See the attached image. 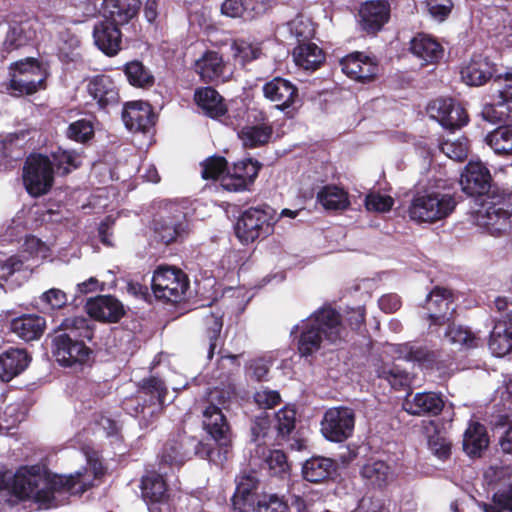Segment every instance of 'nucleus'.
Here are the masks:
<instances>
[{
    "label": "nucleus",
    "instance_id": "nucleus-40",
    "mask_svg": "<svg viewBox=\"0 0 512 512\" xmlns=\"http://www.w3.org/2000/svg\"><path fill=\"white\" fill-rule=\"evenodd\" d=\"M489 438L484 425L471 422L463 435V449L469 456H479L488 447Z\"/></svg>",
    "mask_w": 512,
    "mask_h": 512
},
{
    "label": "nucleus",
    "instance_id": "nucleus-35",
    "mask_svg": "<svg viewBox=\"0 0 512 512\" xmlns=\"http://www.w3.org/2000/svg\"><path fill=\"white\" fill-rule=\"evenodd\" d=\"M337 468L338 464L335 460L323 456H313L304 462L302 474L305 480L319 483L334 475Z\"/></svg>",
    "mask_w": 512,
    "mask_h": 512
},
{
    "label": "nucleus",
    "instance_id": "nucleus-28",
    "mask_svg": "<svg viewBox=\"0 0 512 512\" xmlns=\"http://www.w3.org/2000/svg\"><path fill=\"white\" fill-rule=\"evenodd\" d=\"M360 475L366 486L382 488L393 481L394 470L387 461L371 458L361 467Z\"/></svg>",
    "mask_w": 512,
    "mask_h": 512
},
{
    "label": "nucleus",
    "instance_id": "nucleus-5",
    "mask_svg": "<svg viewBox=\"0 0 512 512\" xmlns=\"http://www.w3.org/2000/svg\"><path fill=\"white\" fill-rule=\"evenodd\" d=\"M60 328L63 332L52 340V354L59 365L79 368L89 363L92 350L86 341L94 336L91 320L84 316L65 318Z\"/></svg>",
    "mask_w": 512,
    "mask_h": 512
},
{
    "label": "nucleus",
    "instance_id": "nucleus-60",
    "mask_svg": "<svg viewBox=\"0 0 512 512\" xmlns=\"http://www.w3.org/2000/svg\"><path fill=\"white\" fill-rule=\"evenodd\" d=\"M484 512H512V482L493 495V504H484Z\"/></svg>",
    "mask_w": 512,
    "mask_h": 512
},
{
    "label": "nucleus",
    "instance_id": "nucleus-30",
    "mask_svg": "<svg viewBox=\"0 0 512 512\" xmlns=\"http://www.w3.org/2000/svg\"><path fill=\"white\" fill-rule=\"evenodd\" d=\"M140 4L139 0H104L105 21L124 26L136 17Z\"/></svg>",
    "mask_w": 512,
    "mask_h": 512
},
{
    "label": "nucleus",
    "instance_id": "nucleus-11",
    "mask_svg": "<svg viewBox=\"0 0 512 512\" xmlns=\"http://www.w3.org/2000/svg\"><path fill=\"white\" fill-rule=\"evenodd\" d=\"M211 443L200 441L195 437L180 434L164 445L161 461L170 466H180L193 456L206 459L212 463Z\"/></svg>",
    "mask_w": 512,
    "mask_h": 512
},
{
    "label": "nucleus",
    "instance_id": "nucleus-18",
    "mask_svg": "<svg viewBox=\"0 0 512 512\" xmlns=\"http://www.w3.org/2000/svg\"><path fill=\"white\" fill-rule=\"evenodd\" d=\"M261 165L251 158L235 162L222 177L221 186L227 191H244L258 175Z\"/></svg>",
    "mask_w": 512,
    "mask_h": 512
},
{
    "label": "nucleus",
    "instance_id": "nucleus-24",
    "mask_svg": "<svg viewBox=\"0 0 512 512\" xmlns=\"http://www.w3.org/2000/svg\"><path fill=\"white\" fill-rule=\"evenodd\" d=\"M154 114L149 103L133 101L125 104L122 120L129 131L145 132L155 123Z\"/></svg>",
    "mask_w": 512,
    "mask_h": 512
},
{
    "label": "nucleus",
    "instance_id": "nucleus-34",
    "mask_svg": "<svg viewBox=\"0 0 512 512\" xmlns=\"http://www.w3.org/2000/svg\"><path fill=\"white\" fill-rule=\"evenodd\" d=\"M45 327L46 320L35 314H24L14 318L10 323L11 331L26 342L39 339Z\"/></svg>",
    "mask_w": 512,
    "mask_h": 512
},
{
    "label": "nucleus",
    "instance_id": "nucleus-41",
    "mask_svg": "<svg viewBox=\"0 0 512 512\" xmlns=\"http://www.w3.org/2000/svg\"><path fill=\"white\" fill-rule=\"evenodd\" d=\"M251 435L252 441L256 444L255 454H259L262 447L277 440L273 421L268 413L263 412L255 417L251 426Z\"/></svg>",
    "mask_w": 512,
    "mask_h": 512
},
{
    "label": "nucleus",
    "instance_id": "nucleus-58",
    "mask_svg": "<svg viewBox=\"0 0 512 512\" xmlns=\"http://www.w3.org/2000/svg\"><path fill=\"white\" fill-rule=\"evenodd\" d=\"M510 18L509 13L506 9L499 6H486L481 10V23L487 26V30L498 31L501 26L506 25L505 23Z\"/></svg>",
    "mask_w": 512,
    "mask_h": 512
},
{
    "label": "nucleus",
    "instance_id": "nucleus-21",
    "mask_svg": "<svg viewBox=\"0 0 512 512\" xmlns=\"http://www.w3.org/2000/svg\"><path fill=\"white\" fill-rule=\"evenodd\" d=\"M496 75H499L496 65L481 54L473 55L461 69V78L469 86H482L491 79L494 81Z\"/></svg>",
    "mask_w": 512,
    "mask_h": 512
},
{
    "label": "nucleus",
    "instance_id": "nucleus-48",
    "mask_svg": "<svg viewBox=\"0 0 512 512\" xmlns=\"http://www.w3.org/2000/svg\"><path fill=\"white\" fill-rule=\"evenodd\" d=\"M222 318L223 314L219 310L210 312L203 317L207 337L209 339V348L207 351L208 359H212L215 350L222 345L220 340V333L223 327Z\"/></svg>",
    "mask_w": 512,
    "mask_h": 512
},
{
    "label": "nucleus",
    "instance_id": "nucleus-56",
    "mask_svg": "<svg viewBox=\"0 0 512 512\" xmlns=\"http://www.w3.org/2000/svg\"><path fill=\"white\" fill-rule=\"evenodd\" d=\"M288 30L298 44L309 41L315 33L314 24L311 19L298 15L287 24Z\"/></svg>",
    "mask_w": 512,
    "mask_h": 512
},
{
    "label": "nucleus",
    "instance_id": "nucleus-36",
    "mask_svg": "<svg viewBox=\"0 0 512 512\" xmlns=\"http://www.w3.org/2000/svg\"><path fill=\"white\" fill-rule=\"evenodd\" d=\"M194 100L210 118H220L227 112L224 98L211 86L196 89Z\"/></svg>",
    "mask_w": 512,
    "mask_h": 512
},
{
    "label": "nucleus",
    "instance_id": "nucleus-10",
    "mask_svg": "<svg viewBox=\"0 0 512 512\" xmlns=\"http://www.w3.org/2000/svg\"><path fill=\"white\" fill-rule=\"evenodd\" d=\"M10 70L8 90L13 96L31 95L45 87L47 73L34 58L14 62Z\"/></svg>",
    "mask_w": 512,
    "mask_h": 512
},
{
    "label": "nucleus",
    "instance_id": "nucleus-4",
    "mask_svg": "<svg viewBox=\"0 0 512 512\" xmlns=\"http://www.w3.org/2000/svg\"><path fill=\"white\" fill-rule=\"evenodd\" d=\"M295 336L301 356H312L325 347V344L340 345L347 332L342 325L340 314L331 306H322L303 319L291 330Z\"/></svg>",
    "mask_w": 512,
    "mask_h": 512
},
{
    "label": "nucleus",
    "instance_id": "nucleus-55",
    "mask_svg": "<svg viewBox=\"0 0 512 512\" xmlns=\"http://www.w3.org/2000/svg\"><path fill=\"white\" fill-rule=\"evenodd\" d=\"M492 86L497 103L512 111V73L496 75Z\"/></svg>",
    "mask_w": 512,
    "mask_h": 512
},
{
    "label": "nucleus",
    "instance_id": "nucleus-43",
    "mask_svg": "<svg viewBox=\"0 0 512 512\" xmlns=\"http://www.w3.org/2000/svg\"><path fill=\"white\" fill-rule=\"evenodd\" d=\"M503 323H495L490 333L489 349L495 357L512 358V333Z\"/></svg>",
    "mask_w": 512,
    "mask_h": 512
},
{
    "label": "nucleus",
    "instance_id": "nucleus-52",
    "mask_svg": "<svg viewBox=\"0 0 512 512\" xmlns=\"http://www.w3.org/2000/svg\"><path fill=\"white\" fill-rule=\"evenodd\" d=\"M256 455L263 460V468L267 469L271 475H281L289 468L286 455L281 450L266 451V448L262 447L260 453Z\"/></svg>",
    "mask_w": 512,
    "mask_h": 512
},
{
    "label": "nucleus",
    "instance_id": "nucleus-7",
    "mask_svg": "<svg viewBox=\"0 0 512 512\" xmlns=\"http://www.w3.org/2000/svg\"><path fill=\"white\" fill-rule=\"evenodd\" d=\"M167 386L156 376L143 379L139 383L137 395L123 402V409L140 423L147 424L157 415L166 403Z\"/></svg>",
    "mask_w": 512,
    "mask_h": 512
},
{
    "label": "nucleus",
    "instance_id": "nucleus-39",
    "mask_svg": "<svg viewBox=\"0 0 512 512\" xmlns=\"http://www.w3.org/2000/svg\"><path fill=\"white\" fill-rule=\"evenodd\" d=\"M258 485V480L250 474H243L237 479L235 493L233 495L234 506H239V510L246 512L252 509L257 502L254 491Z\"/></svg>",
    "mask_w": 512,
    "mask_h": 512
},
{
    "label": "nucleus",
    "instance_id": "nucleus-3",
    "mask_svg": "<svg viewBox=\"0 0 512 512\" xmlns=\"http://www.w3.org/2000/svg\"><path fill=\"white\" fill-rule=\"evenodd\" d=\"M235 391L234 380L228 377L225 387L210 389L201 403L202 427L216 446L211 444L212 463L216 466L227 460L231 448L232 434L224 410L229 408Z\"/></svg>",
    "mask_w": 512,
    "mask_h": 512
},
{
    "label": "nucleus",
    "instance_id": "nucleus-54",
    "mask_svg": "<svg viewBox=\"0 0 512 512\" xmlns=\"http://www.w3.org/2000/svg\"><path fill=\"white\" fill-rule=\"evenodd\" d=\"M234 58L242 65L251 62L261 54L260 44L243 38L235 39L231 45Z\"/></svg>",
    "mask_w": 512,
    "mask_h": 512
},
{
    "label": "nucleus",
    "instance_id": "nucleus-47",
    "mask_svg": "<svg viewBox=\"0 0 512 512\" xmlns=\"http://www.w3.org/2000/svg\"><path fill=\"white\" fill-rule=\"evenodd\" d=\"M243 145L255 148L266 144L272 135V128L266 124L248 125L238 133Z\"/></svg>",
    "mask_w": 512,
    "mask_h": 512
},
{
    "label": "nucleus",
    "instance_id": "nucleus-22",
    "mask_svg": "<svg viewBox=\"0 0 512 512\" xmlns=\"http://www.w3.org/2000/svg\"><path fill=\"white\" fill-rule=\"evenodd\" d=\"M226 63L220 53L212 50L205 51L194 62V70L204 83L226 81Z\"/></svg>",
    "mask_w": 512,
    "mask_h": 512
},
{
    "label": "nucleus",
    "instance_id": "nucleus-50",
    "mask_svg": "<svg viewBox=\"0 0 512 512\" xmlns=\"http://www.w3.org/2000/svg\"><path fill=\"white\" fill-rule=\"evenodd\" d=\"M67 294L59 288H50L34 299V306L42 312L59 310L66 306Z\"/></svg>",
    "mask_w": 512,
    "mask_h": 512
},
{
    "label": "nucleus",
    "instance_id": "nucleus-27",
    "mask_svg": "<svg viewBox=\"0 0 512 512\" xmlns=\"http://www.w3.org/2000/svg\"><path fill=\"white\" fill-rule=\"evenodd\" d=\"M87 92L101 108L114 106L119 101L118 88L108 75H96L89 79Z\"/></svg>",
    "mask_w": 512,
    "mask_h": 512
},
{
    "label": "nucleus",
    "instance_id": "nucleus-45",
    "mask_svg": "<svg viewBox=\"0 0 512 512\" xmlns=\"http://www.w3.org/2000/svg\"><path fill=\"white\" fill-rule=\"evenodd\" d=\"M486 143L498 155H512V126H499L486 135Z\"/></svg>",
    "mask_w": 512,
    "mask_h": 512
},
{
    "label": "nucleus",
    "instance_id": "nucleus-38",
    "mask_svg": "<svg viewBox=\"0 0 512 512\" xmlns=\"http://www.w3.org/2000/svg\"><path fill=\"white\" fill-rule=\"evenodd\" d=\"M294 63L303 70L315 71L325 60L323 50L309 41L298 44L292 53Z\"/></svg>",
    "mask_w": 512,
    "mask_h": 512
},
{
    "label": "nucleus",
    "instance_id": "nucleus-1",
    "mask_svg": "<svg viewBox=\"0 0 512 512\" xmlns=\"http://www.w3.org/2000/svg\"><path fill=\"white\" fill-rule=\"evenodd\" d=\"M86 467L74 474H51L41 465L22 466L15 473L0 472V489L8 490L19 499H31L40 509L61 505L68 495L81 494L90 485L84 474Z\"/></svg>",
    "mask_w": 512,
    "mask_h": 512
},
{
    "label": "nucleus",
    "instance_id": "nucleus-42",
    "mask_svg": "<svg viewBox=\"0 0 512 512\" xmlns=\"http://www.w3.org/2000/svg\"><path fill=\"white\" fill-rule=\"evenodd\" d=\"M374 368L377 377L386 380L394 389L409 385V374L394 362L379 359L375 361Z\"/></svg>",
    "mask_w": 512,
    "mask_h": 512
},
{
    "label": "nucleus",
    "instance_id": "nucleus-62",
    "mask_svg": "<svg viewBox=\"0 0 512 512\" xmlns=\"http://www.w3.org/2000/svg\"><path fill=\"white\" fill-rule=\"evenodd\" d=\"M510 109L506 106L497 103V97L492 94V102L486 103L481 110V117L486 122L491 124H498L504 122L508 116Z\"/></svg>",
    "mask_w": 512,
    "mask_h": 512
},
{
    "label": "nucleus",
    "instance_id": "nucleus-46",
    "mask_svg": "<svg viewBox=\"0 0 512 512\" xmlns=\"http://www.w3.org/2000/svg\"><path fill=\"white\" fill-rule=\"evenodd\" d=\"M444 340L459 349H470L478 346V338L475 334L461 325L449 324L444 333Z\"/></svg>",
    "mask_w": 512,
    "mask_h": 512
},
{
    "label": "nucleus",
    "instance_id": "nucleus-37",
    "mask_svg": "<svg viewBox=\"0 0 512 512\" xmlns=\"http://www.w3.org/2000/svg\"><path fill=\"white\" fill-rule=\"evenodd\" d=\"M410 51L425 64L437 62L444 52L441 44L426 34H418L411 40Z\"/></svg>",
    "mask_w": 512,
    "mask_h": 512
},
{
    "label": "nucleus",
    "instance_id": "nucleus-15",
    "mask_svg": "<svg viewBox=\"0 0 512 512\" xmlns=\"http://www.w3.org/2000/svg\"><path fill=\"white\" fill-rule=\"evenodd\" d=\"M427 110L429 116L447 130L459 129L468 122L464 108L451 98L436 99Z\"/></svg>",
    "mask_w": 512,
    "mask_h": 512
},
{
    "label": "nucleus",
    "instance_id": "nucleus-29",
    "mask_svg": "<svg viewBox=\"0 0 512 512\" xmlns=\"http://www.w3.org/2000/svg\"><path fill=\"white\" fill-rule=\"evenodd\" d=\"M121 36L119 26L109 21H101L93 29L95 44L107 56H114L119 52Z\"/></svg>",
    "mask_w": 512,
    "mask_h": 512
},
{
    "label": "nucleus",
    "instance_id": "nucleus-17",
    "mask_svg": "<svg viewBox=\"0 0 512 512\" xmlns=\"http://www.w3.org/2000/svg\"><path fill=\"white\" fill-rule=\"evenodd\" d=\"M424 309L430 326H439L450 321L455 311L451 292L445 288L435 287L426 296Z\"/></svg>",
    "mask_w": 512,
    "mask_h": 512
},
{
    "label": "nucleus",
    "instance_id": "nucleus-9",
    "mask_svg": "<svg viewBox=\"0 0 512 512\" xmlns=\"http://www.w3.org/2000/svg\"><path fill=\"white\" fill-rule=\"evenodd\" d=\"M275 211L269 205L251 207L245 210L235 224L237 238L245 244L257 238L266 237L273 232L276 222Z\"/></svg>",
    "mask_w": 512,
    "mask_h": 512
},
{
    "label": "nucleus",
    "instance_id": "nucleus-31",
    "mask_svg": "<svg viewBox=\"0 0 512 512\" xmlns=\"http://www.w3.org/2000/svg\"><path fill=\"white\" fill-rule=\"evenodd\" d=\"M141 495L149 506H160L161 508H168L166 500V483L163 477L155 472H151L142 477L141 480Z\"/></svg>",
    "mask_w": 512,
    "mask_h": 512
},
{
    "label": "nucleus",
    "instance_id": "nucleus-20",
    "mask_svg": "<svg viewBox=\"0 0 512 512\" xmlns=\"http://www.w3.org/2000/svg\"><path fill=\"white\" fill-rule=\"evenodd\" d=\"M262 91L264 97L275 103L277 109L284 111L292 107L298 100V88L289 80L282 77H274L266 82Z\"/></svg>",
    "mask_w": 512,
    "mask_h": 512
},
{
    "label": "nucleus",
    "instance_id": "nucleus-51",
    "mask_svg": "<svg viewBox=\"0 0 512 512\" xmlns=\"http://www.w3.org/2000/svg\"><path fill=\"white\" fill-rule=\"evenodd\" d=\"M53 174L66 175L78 168L81 164V156L75 151L59 149L52 154Z\"/></svg>",
    "mask_w": 512,
    "mask_h": 512
},
{
    "label": "nucleus",
    "instance_id": "nucleus-49",
    "mask_svg": "<svg viewBox=\"0 0 512 512\" xmlns=\"http://www.w3.org/2000/svg\"><path fill=\"white\" fill-rule=\"evenodd\" d=\"M58 53L59 58L64 62H78L81 59L79 38L69 31L60 32Z\"/></svg>",
    "mask_w": 512,
    "mask_h": 512
},
{
    "label": "nucleus",
    "instance_id": "nucleus-32",
    "mask_svg": "<svg viewBox=\"0 0 512 512\" xmlns=\"http://www.w3.org/2000/svg\"><path fill=\"white\" fill-rule=\"evenodd\" d=\"M30 357L23 349L10 348L0 354V379L9 382L29 365Z\"/></svg>",
    "mask_w": 512,
    "mask_h": 512
},
{
    "label": "nucleus",
    "instance_id": "nucleus-33",
    "mask_svg": "<svg viewBox=\"0 0 512 512\" xmlns=\"http://www.w3.org/2000/svg\"><path fill=\"white\" fill-rule=\"evenodd\" d=\"M6 35L3 42L4 49L8 52L25 46L36 36L33 23L29 20L17 22L11 21L4 24Z\"/></svg>",
    "mask_w": 512,
    "mask_h": 512
},
{
    "label": "nucleus",
    "instance_id": "nucleus-13",
    "mask_svg": "<svg viewBox=\"0 0 512 512\" xmlns=\"http://www.w3.org/2000/svg\"><path fill=\"white\" fill-rule=\"evenodd\" d=\"M54 181L51 159L41 154L27 157L23 168V182L27 192L38 197L46 194Z\"/></svg>",
    "mask_w": 512,
    "mask_h": 512
},
{
    "label": "nucleus",
    "instance_id": "nucleus-19",
    "mask_svg": "<svg viewBox=\"0 0 512 512\" xmlns=\"http://www.w3.org/2000/svg\"><path fill=\"white\" fill-rule=\"evenodd\" d=\"M403 410L413 416H437L444 408L440 393L432 391L409 393L402 403Z\"/></svg>",
    "mask_w": 512,
    "mask_h": 512
},
{
    "label": "nucleus",
    "instance_id": "nucleus-53",
    "mask_svg": "<svg viewBox=\"0 0 512 512\" xmlns=\"http://www.w3.org/2000/svg\"><path fill=\"white\" fill-rule=\"evenodd\" d=\"M124 73L129 83L136 87H148L154 82L152 73L140 61L126 63Z\"/></svg>",
    "mask_w": 512,
    "mask_h": 512
},
{
    "label": "nucleus",
    "instance_id": "nucleus-26",
    "mask_svg": "<svg viewBox=\"0 0 512 512\" xmlns=\"http://www.w3.org/2000/svg\"><path fill=\"white\" fill-rule=\"evenodd\" d=\"M86 310L90 317L110 323L119 321L124 315L122 303L110 295L91 298L86 303Z\"/></svg>",
    "mask_w": 512,
    "mask_h": 512
},
{
    "label": "nucleus",
    "instance_id": "nucleus-63",
    "mask_svg": "<svg viewBox=\"0 0 512 512\" xmlns=\"http://www.w3.org/2000/svg\"><path fill=\"white\" fill-rule=\"evenodd\" d=\"M93 134V124L88 119H79L72 122L67 129V136L77 142H86Z\"/></svg>",
    "mask_w": 512,
    "mask_h": 512
},
{
    "label": "nucleus",
    "instance_id": "nucleus-14",
    "mask_svg": "<svg viewBox=\"0 0 512 512\" xmlns=\"http://www.w3.org/2000/svg\"><path fill=\"white\" fill-rule=\"evenodd\" d=\"M355 412L352 408L339 406L326 410L321 421V433L330 442L340 443L352 436Z\"/></svg>",
    "mask_w": 512,
    "mask_h": 512
},
{
    "label": "nucleus",
    "instance_id": "nucleus-2",
    "mask_svg": "<svg viewBox=\"0 0 512 512\" xmlns=\"http://www.w3.org/2000/svg\"><path fill=\"white\" fill-rule=\"evenodd\" d=\"M491 174L480 161H470L461 173L460 185L469 196H484L480 208L474 213V223L495 235L512 229V193L493 190Z\"/></svg>",
    "mask_w": 512,
    "mask_h": 512
},
{
    "label": "nucleus",
    "instance_id": "nucleus-25",
    "mask_svg": "<svg viewBox=\"0 0 512 512\" xmlns=\"http://www.w3.org/2000/svg\"><path fill=\"white\" fill-rule=\"evenodd\" d=\"M390 6L385 0H370L361 5L359 10L360 25L369 33L379 31L388 21Z\"/></svg>",
    "mask_w": 512,
    "mask_h": 512
},
{
    "label": "nucleus",
    "instance_id": "nucleus-12",
    "mask_svg": "<svg viewBox=\"0 0 512 512\" xmlns=\"http://www.w3.org/2000/svg\"><path fill=\"white\" fill-rule=\"evenodd\" d=\"M151 288L157 299L178 303L189 288V279L179 268L159 266L153 273Z\"/></svg>",
    "mask_w": 512,
    "mask_h": 512
},
{
    "label": "nucleus",
    "instance_id": "nucleus-44",
    "mask_svg": "<svg viewBox=\"0 0 512 512\" xmlns=\"http://www.w3.org/2000/svg\"><path fill=\"white\" fill-rule=\"evenodd\" d=\"M317 200L326 210H344L350 205L347 192L333 185L322 187Z\"/></svg>",
    "mask_w": 512,
    "mask_h": 512
},
{
    "label": "nucleus",
    "instance_id": "nucleus-8",
    "mask_svg": "<svg viewBox=\"0 0 512 512\" xmlns=\"http://www.w3.org/2000/svg\"><path fill=\"white\" fill-rule=\"evenodd\" d=\"M455 206V199L450 194L425 192L413 197L408 213L413 221L435 222L450 215Z\"/></svg>",
    "mask_w": 512,
    "mask_h": 512
},
{
    "label": "nucleus",
    "instance_id": "nucleus-6",
    "mask_svg": "<svg viewBox=\"0 0 512 512\" xmlns=\"http://www.w3.org/2000/svg\"><path fill=\"white\" fill-rule=\"evenodd\" d=\"M50 248L41 239L25 235L19 254L0 256V279L21 285L29 279L34 267L49 257Z\"/></svg>",
    "mask_w": 512,
    "mask_h": 512
},
{
    "label": "nucleus",
    "instance_id": "nucleus-64",
    "mask_svg": "<svg viewBox=\"0 0 512 512\" xmlns=\"http://www.w3.org/2000/svg\"><path fill=\"white\" fill-rule=\"evenodd\" d=\"M425 6L434 20L443 22L452 12L454 3L452 0H425Z\"/></svg>",
    "mask_w": 512,
    "mask_h": 512
},
{
    "label": "nucleus",
    "instance_id": "nucleus-23",
    "mask_svg": "<svg viewBox=\"0 0 512 512\" xmlns=\"http://www.w3.org/2000/svg\"><path fill=\"white\" fill-rule=\"evenodd\" d=\"M340 65L343 73L359 82L371 80L378 72L374 59L361 52L346 55L341 59Z\"/></svg>",
    "mask_w": 512,
    "mask_h": 512
},
{
    "label": "nucleus",
    "instance_id": "nucleus-59",
    "mask_svg": "<svg viewBox=\"0 0 512 512\" xmlns=\"http://www.w3.org/2000/svg\"><path fill=\"white\" fill-rule=\"evenodd\" d=\"M439 149L448 158L462 162L468 155V141L465 137H460L455 140L447 139L440 143Z\"/></svg>",
    "mask_w": 512,
    "mask_h": 512
},
{
    "label": "nucleus",
    "instance_id": "nucleus-61",
    "mask_svg": "<svg viewBox=\"0 0 512 512\" xmlns=\"http://www.w3.org/2000/svg\"><path fill=\"white\" fill-rule=\"evenodd\" d=\"M227 161L221 156H212L202 163L201 175L204 179H220L227 173Z\"/></svg>",
    "mask_w": 512,
    "mask_h": 512
},
{
    "label": "nucleus",
    "instance_id": "nucleus-57",
    "mask_svg": "<svg viewBox=\"0 0 512 512\" xmlns=\"http://www.w3.org/2000/svg\"><path fill=\"white\" fill-rule=\"evenodd\" d=\"M271 418L277 440L284 439L295 428V411L292 409L282 408Z\"/></svg>",
    "mask_w": 512,
    "mask_h": 512
},
{
    "label": "nucleus",
    "instance_id": "nucleus-16",
    "mask_svg": "<svg viewBox=\"0 0 512 512\" xmlns=\"http://www.w3.org/2000/svg\"><path fill=\"white\" fill-rule=\"evenodd\" d=\"M392 348L399 359L416 363L423 369H440L444 361L442 353L427 344L408 342L392 345Z\"/></svg>",
    "mask_w": 512,
    "mask_h": 512
}]
</instances>
